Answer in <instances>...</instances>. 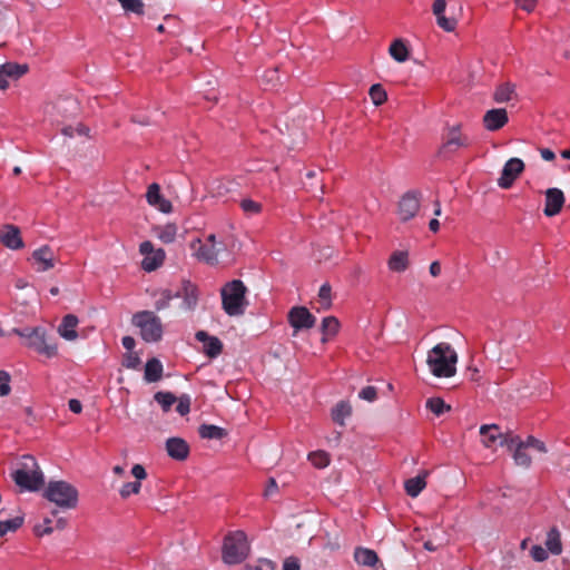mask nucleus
<instances>
[{"instance_id": "obj_43", "label": "nucleus", "mask_w": 570, "mask_h": 570, "mask_svg": "<svg viewBox=\"0 0 570 570\" xmlns=\"http://www.w3.org/2000/svg\"><path fill=\"white\" fill-rule=\"evenodd\" d=\"M23 522V519L20 517L7 520V521H0V537L4 535L9 531H14L18 528L21 527Z\"/></svg>"}, {"instance_id": "obj_30", "label": "nucleus", "mask_w": 570, "mask_h": 570, "mask_svg": "<svg viewBox=\"0 0 570 570\" xmlns=\"http://www.w3.org/2000/svg\"><path fill=\"white\" fill-rule=\"evenodd\" d=\"M389 53L397 62H405L410 57V50L403 39H395L389 48Z\"/></svg>"}, {"instance_id": "obj_18", "label": "nucleus", "mask_w": 570, "mask_h": 570, "mask_svg": "<svg viewBox=\"0 0 570 570\" xmlns=\"http://www.w3.org/2000/svg\"><path fill=\"white\" fill-rule=\"evenodd\" d=\"M79 325V318L73 314H67L62 317L61 323L57 327L59 336L68 342H75L79 335L77 327Z\"/></svg>"}, {"instance_id": "obj_51", "label": "nucleus", "mask_w": 570, "mask_h": 570, "mask_svg": "<svg viewBox=\"0 0 570 570\" xmlns=\"http://www.w3.org/2000/svg\"><path fill=\"white\" fill-rule=\"evenodd\" d=\"M538 2L539 0H514L515 6L527 13H532L537 8Z\"/></svg>"}, {"instance_id": "obj_37", "label": "nucleus", "mask_w": 570, "mask_h": 570, "mask_svg": "<svg viewBox=\"0 0 570 570\" xmlns=\"http://www.w3.org/2000/svg\"><path fill=\"white\" fill-rule=\"evenodd\" d=\"M368 95L375 106H381L387 100V94L382 85L375 83L370 88Z\"/></svg>"}, {"instance_id": "obj_53", "label": "nucleus", "mask_w": 570, "mask_h": 570, "mask_svg": "<svg viewBox=\"0 0 570 570\" xmlns=\"http://www.w3.org/2000/svg\"><path fill=\"white\" fill-rule=\"evenodd\" d=\"M50 524H51V520L48 518L45 519L43 525L38 524L35 527V533L40 537L45 535V534H51L53 531V528Z\"/></svg>"}, {"instance_id": "obj_42", "label": "nucleus", "mask_w": 570, "mask_h": 570, "mask_svg": "<svg viewBox=\"0 0 570 570\" xmlns=\"http://www.w3.org/2000/svg\"><path fill=\"white\" fill-rule=\"evenodd\" d=\"M308 460L316 468H325L330 463V456L325 451H316L308 455Z\"/></svg>"}, {"instance_id": "obj_54", "label": "nucleus", "mask_w": 570, "mask_h": 570, "mask_svg": "<svg viewBox=\"0 0 570 570\" xmlns=\"http://www.w3.org/2000/svg\"><path fill=\"white\" fill-rule=\"evenodd\" d=\"M376 396H377V392L374 386H366V387L362 389V391L360 392V397L365 401H368V402L375 401Z\"/></svg>"}, {"instance_id": "obj_46", "label": "nucleus", "mask_w": 570, "mask_h": 570, "mask_svg": "<svg viewBox=\"0 0 570 570\" xmlns=\"http://www.w3.org/2000/svg\"><path fill=\"white\" fill-rule=\"evenodd\" d=\"M320 301L325 309H328L332 305L331 302V286L326 283L323 284L318 291Z\"/></svg>"}, {"instance_id": "obj_35", "label": "nucleus", "mask_w": 570, "mask_h": 570, "mask_svg": "<svg viewBox=\"0 0 570 570\" xmlns=\"http://www.w3.org/2000/svg\"><path fill=\"white\" fill-rule=\"evenodd\" d=\"M340 328V322L334 316H327L322 321L321 330L323 332V342H326L327 337L334 336L337 334Z\"/></svg>"}, {"instance_id": "obj_44", "label": "nucleus", "mask_w": 570, "mask_h": 570, "mask_svg": "<svg viewBox=\"0 0 570 570\" xmlns=\"http://www.w3.org/2000/svg\"><path fill=\"white\" fill-rule=\"evenodd\" d=\"M242 209L248 215L259 214L262 210V205L253 199L245 198L240 200Z\"/></svg>"}, {"instance_id": "obj_52", "label": "nucleus", "mask_w": 570, "mask_h": 570, "mask_svg": "<svg viewBox=\"0 0 570 570\" xmlns=\"http://www.w3.org/2000/svg\"><path fill=\"white\" fill-rule=\"evenodd\" d=\"M122 364L127 368H137L140 364V358L136 353L129 352L125 355Z\"/></svg>"}, {"instance_id": "obj_40", "label": "nucleus", "mask_w": 570, "mask_h": 570, "mask_svg": "<svg viewBox=\"0 0 570 570\" xmlns=\"http://www.w3.org/2000/svg\"><path fill=\"white\" fill-rule=\"evenodd\" d=\"M117 1L119 2L121 8L126 12H132L138 16L144 14L145 4H144L142 0H117Z\"/></svg>"}, {"instance_id": "obj_33", "label": "nucleus", "mask_w": 570, "mask_h": 570, "mask_svg": "<svg viewBox=\"0 0 570 570\" xmlns=\"http://www.w3.org/2000/svg\"><path fill=\"white\" fill-rule=\"evenodd\" d=\"M352 406L348 402L341 401L332 410V419L335 423L341 426L345 425V420L351 415Z\"/></svg>"}, {"instance_id": "obj_63", "label": "nucleus", "mask_w": 570, "mask_h": 570, "mask_svg": "<svg viewBox=\"0 0 570 570\" xmlns=\"http://www.w3.org/2000/svg\"><path fill=\"white\" fill-rule=\"evenodd\" d=\"M69 409L70 411H72L73 413H80L81 410H82V405L80 403V401L76 400V399H71L69 401Z\"/></svg>"}, {"instance_id": "obj_28", "label": "nucleus", "mask_w": 570, "mask_h": 570, "mask_svg": "<svg viewBox=\"0 0 570 570\" xmlns=\"http://www.w3.org/2000/svg\"><path fill=\"white\" fill-rule=\"evenodd\" d=\"M426 476L428 471H423L421 474L406 480L404 484L406 493L412 498L417 497L420 492L426 487Z\"/></svg>"}, {"instance_id": "obj_7", "label": "nucleus", "mask_w": 570, "mask_h": 570, "mask_svg": "<svg viewBox=\"0 0 570 570\" xmlns=\"http://www.w3.org/2000/svg\"><path fill=\"white\" fill-rule=\"evenodd\" d=\"M132 323L140 328V335L146 342H157L163 336L160 318L153 312L144 311L135 314Z\"/></svg>"}, {"instance_id": "obj_31", "label": "nucleus", "mask_w": 570, "mask_h": 570, "mask_svg": "<svg viewBox=\"0 0 570 570\" xmlns=\"http://www.w3.org/2000/svg\"><path fill=\"white\" fill-rule=\"evenodd\" d=\"M154 232L164 244H171L176 239L178 227L174 223H168L163 226H156Z\"/></svg>"}, {"instance_id": "obj_13", "label": "nucleus", "mask_w": 570, "mask_h": 570, "mask_svg": "<svg viewBox=\"0 0 570 570\" xmlns=\"http://www.w3.org/2000/svg\"><path fill=\"white\" fill-rule=\"evenodd\" d=\"M524 164L520 158H511L509 159L501 173V177L498 180V184L502 188H509L515 180V178L523 171Z\"/></svg>"}, {"instance_id": "obj_15", "label": "nucleus", "mask_w": 570, "mask_h": 570, "mask_svg": "<svg viewBox=\"0 0 570 570\" xmlns=\"http://www.w3.org/2000/svg\"><path fill=\"white\" fill-rule=\"evenodd\" d=\"M146 200L150 206L155 207L161 213L169 214L173 212V205L170 200L161 195L160 186L157 183H153L148 186Z\"/></svg>"}, {"instance_id": "obj_3", "label": "nucleus", "mask_w": 570, "mask_h": 570, "mask_svg": "<svg viewBox=\"0 0 570 570\" xmlns=\"http://www.w3.org/2000/svg\"><path fill=\"white\" fill-rule=\"evenodd\" d=\"M246 291L245 285L239 279H234L222 288L223 308L229 316L244 314L247 305Z\"/></svg>"}, {"instance_id": "obj_41", "label": "nucleus", "mask_w": 570, "mask_h": 570, "mask_svg": "<svg viewBox=\"0 0 570 570\" xmlns=\"http://www.w3.org/2000/svg\"><path fill=\"white\" fill-rule=\"evenodd\" d=\"M89 128L82 124H78L76 126H67L61 130L62 135L69 138H72L76 135L89 136Z\"/></svg>"}, {"instance_id": "obj_50", "label": "nucleus", "mask_w": 570, "mask_h": 570, "mask_svg": "<svg viewBox=\"0 0 570 570\" xmlns=\"http://www.w3.org/2000/svg\"><path fill=\"white\" fill-rule=\"evenodd\" d=\"M176 402H178V404L176 406V411L180 415H186L187 413H189V410H190V396L189 395L184 394V395L179 396Z\"/></svg>"}, {"instance_id": "obj_62", "label": "nucleus", "mask_w": 570, "mask_h": 570, "mask_svg": "<svg viewBox=\"0 0 570 570\" xmlns=\"http://www.w3.org/2000/svg\"><path fill=\"white\" fill-rule=\"evenodd\" d=\"M429 271H430V274L433 277H438L441 274V264H440V262H438V261L432 262L431 265H430Z\"/></svg>"}, {"instance_id": "obj_64", "label": "nucleus", "mask_w": 570, "mask_h": 570, "mask_svg": "<svg viewBox=\"0 0 570 570\" xmlns=\"http://www.w3.org/2000/svg\"><path fill=\"white\" fill-rule=\"evenodd\" d=\"M122 345L127 351H131L135 347V340L131 336L122 337Z\"/></svg>"}, {"instance_id": "obj_9", "label": "nucleus", "mask_w": 570, "mask_h": 570, "mask_svg": "<svg viewBox=\"0 0 570 570\" xmlns=\"http://www.w3.org/2000/svg\"><path fill=\"white\" fill-rule=\"evenodd\" d=\"M139 252L144 255L141 261V268L146 272H153L159 268L166 258V253L163 248H155L149 240L142 242L139 246Z\"/></svg>"}, {"instance_id": "obj_34", "label": "nucleus", "mask_w": 570, "mask_h": 570, "mask_svg": "<svg viewBox=\"0 0 570 570\" xmlns=\"http://www.w3.org/2000/svg\"><path fill=\"white\" fill-rule=\"evenodd\" d=\"M198 433L203 439L220 440L227 435V432L217 425L202 424L198 429Z\"/></svg>"}, {"instance_id": "obj_45", "label": "nucleus", "mask_w": 570, "mask_h": 570, "mask_svg": "<svg viewBox=\"0 0 570 570\" xmlns=\"http://www.w3.org/2000/svg\"><path fill=\"white\" fill-rule=\"evenodd\" d=\"M436 23L440 28H442L446 32L454 31V29L456 27V20L454 18L445 17V14L438 16Z\"/></svg>"}, {"instance_id": "obj_38", "label": "nucleus", "mask_w": 570, "mask_h": 570, "mask_svg": "<svg viewBox=\"0 0 570 570\" xmlns=\"http://www.w3.org/2000/svg\"><path fill=\"white\" fill-rule=\"evenodd\" d=\"M426 407L431 410L435 415H441L444 412H449L451 406L446 404L441 397H431L426 401Z\"/></svg>"}, {"instance_id": "obj_19", "label": "nucleus", "mask_w": 570, "mask_h": 570, "mask_svg": "<svg viewBox=\"0 0 570 570\" xmlns=\"http://www.w3.org/2000/svg\"><path fill=\"white\" fill-rule=\"evenodd\" d=\"M0 242L10 249H20L24 246L20 230L14 225H4L0 228Z\"/></svg>"}, {"instance_id": "obj_59", "label": "nucleus", "mask_w": 570, "mask_h": 570, "mask_svg": "<svg viewBox=\"0 0 570 570\" xmlns=\"http://www.w3.org/2000/svg\"><path fill=\"white\" fill-rule=\"evenodd\" d=\"M445 8H446L445 0H435L433 3V7H432V11H433L434 16L438 17V16L444 14Z\"/></svg>"}, {"instance_id": "obj_47", "label": "nucleus", "mask_w": 570, "mask_h": 570, "mask_svg": "<svg viewBox=\"0 0 570 570\" xmlns=\"http://www.w3.org/2000/svg\"><path fill=\"white\" fill-rule=\"evenodd\" d=\"M549 551L541 547V546H533L530 550V556L532 557V559L537 562H543V561H547L548 558H549Z\"/></svg>"}, {"instance_id": "obj_21", "label": "nucleus", "mask_w": 570, "mask_h": 570, "mask_svg": "<svg viewBox=\"0 0 570 570\" xmlns=\"http://www.w3.org/2000/svg\"><path fill=\"white\" fill-rule=\"evenodd\" d=\"M175 296L183 298V307L185 309L193 311L198 303V288L190 282H184Z\"/></svg>"}, {"instance_id": "obj_60", "label": "nucleus", "mask_w": 570, "mask_h": 570, "mask_svg": "<svg viewBox=\"0 0 570 570\" xmlns=\"http://www.w3.org/2000/svg\"><path fill=\"white\" fill-rule=\"evenodd\" d=\"M264 79L267 83H271L272 86L277 85L279 80L278 71L276 69L267 71L264 76Z\"/></svg>"}, {"instance_id": "obj_57", "label": "nucleus", "mask_w": 570, "mask_h": 570, "mask_svg": "<svg viewBox=\"0 0 570 570\" xmlns=\"http://www.w3.org/2000/svg\"><path fill=\"white\" fill-rule=\"evenodd\" d=\"M131 474L137 479L138 482L147 478L146 470L141 464H135L131 469Z\"/></svg>"}, {"instance_id": "obj_6", "label": "nucleus", "mask_w": 570, "mask_h": 570, "mask_svg": "<svg viewBox=\"0 0 570 570\" xmlns=\"http://www.w3.org/2000/svg\"><path fill=\"white\" fill-rule=\"evenodd\" d=\"M529 449L539 453H547L548 451L546 444L533 436H528L525 441H522L518 435H513L508 446L514 463L524 469H528L532 462L531 455L528 453Z\"/></svg>"}, {"instance_id": "obj_4", "label": "nucleus", "mask_w": 570, "mask_h": 570, "mask_svg": "<svg viewBox=\"0 0 570 570\" xmlns=\"http://www.w3.org/2000/svg\"><path fill=\"white\" fill-rule=\"evenodd\" d=\"M43 497L61 509H75L78 504V490L66 481H50Z\"/></svg>"}, {"instance_id": "obj_20", "label": "nucleus", "mask_w": 570, "mask_h": 570, "mask_svg": "<svg viewBox=\"0 0 570 570\" xmlns=\"http://www.w3.org/2000/svg\"><path fill=\"white\" fill-rule=\"evenodd\" d=\"M165 448L167 454L177 461H185L189 455V445L181 438H169L165 443Z\"/></svg>"}, {"instance_id": "obj_56", "label": "nucleus", "mask_w": 570, "mask_h": 570, "mask_svg": "<svg viewBox=\"0 0 570 570\" xmlns=\"http://www.w3.org/2000/svg\"><path fill=\"white\" fill-rule=\"evenodd\" d=\"M278 491V485H277V482L274 478H271L268 480V483H267V487L264 491V497L265 498H271L273 497L275 493H277Z\"/></svg>"}, {"instance_id": "obj_17", "label": "nucleus", "mask_w": 570, "mask_h": 570, "mask_svg": "<svg viewBox=\"0 0 570 570\" xmlns=\"http://www.w3.org/2000/svg\"><path fill=\"white\" fill-rule=\"evenodd\" d=\"M509 121L508 112L503 108H494L488 110L483 118L482 124L489 131H497L504 127Z\"/></svg>"}, {"instance_id": "obj_49", "label": "nucleus", "mask_w": 570, "mask_h": 570, "mask_svg": "<svg viewBox=\"0 0 570 570\" xmlns=\"http://www.w3.org/2000/svg\"><path fill=\"white\" fill-rule=\"evenodd\" d=\"M10 392V375L8 372L0 370V396H7Z\"/></svg>"}, {"instance_id": "obj_36", "label": "nucleus", "mask_w": 570, "mask_h": 570, "mask_svg": "<svg viewBox=\"0 0 570 570\" xmlns=\"http://www.w3.org/2000/svg\"><path fill=\"white\" fill-rule=\"evenodd\" d=\"M28 70V67L26 65H18L13 62H8L1 66L0 72L7 78L11 79H18L22 75H24Z\"/></svg>"}, {"instance_id": "obj_29", "label": "nucleus", "mask_w": 570, "mask_h": 570, "mask_svg": "<svg viewBox=\"0 0 570 570\" xmlns=\"http://www.w3.org/2000/svg\"><path fill=\"white\" fill-rule=\"evenodd\" d=\"M355 561L365 567H374L379 562L376 552L367 548H356L354 551Z\"/></svg>"}, {"instance_id": "obj_26", "label": "nucleus", "mask_w": 570, "mask_h": 570, "mask_svg": "<svg viewBox=\"0 0 570 570\" xmlns=\"http://www.w3.org/2000/svg\"><path fill=\"white\" fill-rule=\"evenodd\" d=\"M466 145V137L461 134L459 125L449 128L443 148L455 150L458 148L465 147Z\"/></svg>"}, {"instance_id": "obj_11", "label": "nucleus", "mask_w": 570, "mask_h": 570, "mask_svg": "<svg viewBox=\"0 0 570 570\" xmlns=\"http://www.w3.org/2000/svg\"><path fill=\"white\" fill-rule=\"evenodd\" d=\"M421 194L419 191L405 193L397 205V214L402 222H407L415 217L420 210Z\"/></svg>"}, {"instance_id": "obj_14", "label": "nucleus", "mask_w": 570, "mask_h": 570, "mask_svg": "<svg viewBox=\"0 0 570 570\" xmlns=\"http://www.w3.org/2000/svg\"><path fill=\"white\" fill-rule=\"evenodd\" d=\"M288 321L296 333L298 330L312 328L316 320L306 307L296 306L289 311Z\"/></svg>"}, {"instance_id": "obj_22", "label": "nucleus", "mask_w": 570, "mask_h": 570, "mask_svg": "<svg viewBox=\"0 0 570 570\" xmlns=\"http://www.w3.org/2000/svg\"><path fill=\"white\" fill-rule=\"evenodd\" d=\"M196 338L204 343V353L207 356L214 358L222 353L223 344L218 337L209 336L206 332L198 331L196 333Z\"/></svg>"}, {"instance_id": "obj_55", "label": "nucleus", "mask_w": 570, "mask_h": 570, "mask_svg": "<svg viewBox=\"0 0 570 570\" xmlns=\"http://www.w3.org/2000/svg\"><path fill=\"white\" fill-rule=\"evenodd\" d=\"M39 328H40V326L27 327L23 330L14 328L12 332L14 334H17L18 336L24 338L27 342H29L30 338H32V335H35V332L38 331Z\"/></svg>"}, {"instance_id": "obj_5", "label": "nucleus", "mask_w": 570, "mask_h": 570, "mask_svg": "<svg viewBox=\"0 0 570 570\" xmlns=\"http://www.w3.org/2000/svg\"><path fill=\"white\" fill-rule=\"evenodd\" d=\"M247 535L243 531H235L225 537L223 544V561L227 564L243 562L249 554Z\"/></svg>"}, {"instance_id": "obj_48", "label": "nucleus", "mask_w": 570, "mask_h": 570, "mask_svg": "<svg viewBox=\"0 0 570 570\" xmlns=\"http://www.w3.org/2000/svg\"><path fill=\"white\" fill-rule=\"evenodd\" d=\"M140 488L141 483L138 481L125 483L120 489V495L122 498H128L130 494H138Z\"/></svg>"}, {"instance_id": "obj_24", "label": "nucleus", "mask_w": 570, "mask_h": 570, "mask_svg": "<svg viewBox=\"0 0 570 570\" xmlns=\"http://www.w3.org/2000/svg\"><path fill=\"white\" fill-rule=\"evenodd\" d=\"M544 548L553 556H560L563 551L561 532L553 525L546 534Z\"/></svg>"}, {"instance_id": "obj_39", "label": "nucleus", "mask_w": 570, "mask_h": 570, "mask_svg": "<svg viewBox=\"0 0 570 570\" xmlns=\"http://www.w3.org/2000/svg\"><path fill=\"white\" fill-rule=\"evenodd\" d=\"M155 401L160 404L165 412H168L173 404L177 401L175 395L170 392H157L154 395Z\"/></svg>"}, {"instance_id": "obj_27", "label": "nucleus", "mask_w": 570, "mask_h": 570, "mask_svg": "<svg viewBox=\"0 0 570 570\" xmlns=\"http://www.w3.org/2000/svg\"><path fill=\"white\" fill-rule=\"evenodd\" d=\"M387 266L390 271L403 273L410 266L409 253L406 250H395L391 254Z\"/></svg>"}, {"instance_id": "obj_32", "label": "nucleus", "mask_w": 570, "mask_h": 570, "mask_svg": "<svg viewBox=\"0 0 570 570\" xmlns=\"http://www.w3.org/2000/svg\"><path fill=\"white\" fill-rule=\"evenodd\" d=\"M163 376V365L158 358H151L145 366V380L147 382H157Z\"/></svg>"}, {"instance_id": "obj_12", "label": "nucleus", "mask_w": 570, "mask_h": 570, "mask_svg": "<svg viewBox=\"0 0 570 570\" xmlns=\"http://www.w3.org/2000/svg\"><path fill=\"white\" fill-rule=\"evenodd\" d=\"M31 259L36 266V271L40 273L50 271L56 265L55 252L47 245L35 249Z\"/></svg>"}, {"instance_id": "obj_61", "label": "nucleus", "mask_w": 570, "mask_h": 570, "mask_svg": "<svg viewBox=\"0 0 570 570\" xmlns=\"http://www.w3.org/2000/svg\"><path fill=\"white\" fill-rule=\"evenodd\" d=\"M204 244H209L212 246H217V247L225 248V244L223 242H220V240H217V237H216L215 234H209L206 237Z\"/></svg>"}, {"instance_id": "obj_16", "label": "nucleus", "mask_w": 570, "mask_h": 570, "mask_svg": "<svg viewBox=\"0 0 570 570\" xmlns=\"http://www.w3.org/2000/svg\"><path fill=\"white\" fill-rule=\"evenodd\" d=\"M546 195V206H544V215L548 217H552L558 215L566 202L563 191L559 188H549L544 193Z\"/></svg>"}, {"instance_id": "obj_1", "label": "nucleus", "mask_w": 570, "mask_h": 570, "mask_svg": "<svg viewBox=\"0 0 570 570\" xmlns=\"http://www.w3.org/2000/svg\"><path fill=\"white\" fill-rule=\"evenodd\" d=\"M11 478L21 491L37 492L45 485V474L38 461L30 454L20 458Z\"/></svg>"}, {"instance_id": "obj_25", "label": "nucleus", "mask_w": 570, "mask_h": 570, "mask_svg": "<svg viewBox=\"0 0 570 570\" xmlns=\"http://www.w3.org/2000/svg\"><path fill=\"white\" fill-rule=\"evenodd\" d=\"M517 99V86L512 82L500 83L493 92V100L498 104H505Z\"/></svg>"}, {"instance_id": "obj_8", "label": "nucleus", "mask_w": 570, "mask_h": 570, "mask_svg": "<svg viewBox=\"0 0 570 570\" xmlns=\"http://www.w3.org/2000/svg\"><path fill=\"white\" fill-rule=\"evenodd\" d=\"M480 434L482 444L492 451H495L499 446L508 448L510 440L513 438L512 433H502L495 424L482 425Z\"/></svg>"}, {"instance_id": "obj_2", "label": "nucleus", "mask_w": 570, "mask_h": 570, "mask_svg": "<svg viewBox=\"0 0 570 570\" xmlns=\"http://www.w3.org/2000/svg\"><path fill=\"white\" fill-rule=\"evenodd\" d=\"M459 356L449 343H439L428 352L426 364L436 377H452L456 373Z\"/></svg>"}, {"instance_id": "obj_10", "label": "nucleus", "mask_w": 570, "mask_h": 570, "mask_svg": "<svg viewBox=\"0 0 570 570\" xmlns=\"http://www.w3.org/2000/svg\"><path fill=\"white\" fill-rule=\"evenodd\" d=\"M26 344L48 358L56 357L59 353L57 342L48 338L47 331L43 327L36 331L32 338H30Z\"/></svg>"}, {"instance_id": "obj_23", "label": "nucleus", "mask_w": 570, "mask_h": 570, "mask_svg": "<svg viewBox=\"0 0 570 570\" xmlns=\"http://www.w3.org/2000/svg\"><path fill=\"white\" fill-rule=\"evenodd\" d=\"M224 249L209 244H200V247L194 252V256L208 265H216L218 263V255Z\"/></svg>"}, {"instance_id": "obj_58", "label": "nucleus", "mask_w": 570, "mask_h": 570, "mask_svg": "<svg viewBox=\"0 0 570 570\" xmlns=\"http://www.w3.org/2000/svg\"><path fill=\"white\" fill-rule=\"evenodd\" d=\"M299 562L296 558L289 557L283 563V570H299Z\"/></svg>"}]
</instances>
